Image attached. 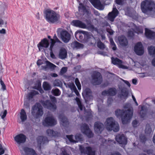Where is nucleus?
<instances>
[{"instance_id":"nucleus-48","label":"nucleus","mask_w":155,"mask_h":155,"mask_svg":"<svg viewBox=\"0 0 155 155\" xmlns=\"http://www.w3.org/2000/svg\"><path fill=\"white\" fill-rule=\"evenodd\" d=\"M31 88L39 91V79L38 78L36 80V83L35 84V86L32 87Z\"/></svg>"},{"instance_id":"nucleus-22","label":"nucleus","mask_w":155,"mask_h":155,"mask_svg":"<svg viewBox=\"0 0 155 155\" xmlns=\"http://www.w3.org/2000/svg\"><path fill=\"white\" fill-rule=\"evenodd\" d=\"M91 2L97 8L101 10L104 9V6L101 4L99 0H91Z\"/></svg>"},{"instance_id":"nucleus-38","label":"nucleus","mask_w":155,"mask_h":155,"mask_svg":"<svg viewBox=\"0 0 155 155\" xmlns=\"http://www.w3.org/2000/svg\"><path fill=\"white\" fill-rule=\"evenodd\" d=\"M128 94V91L125 89H123L122 90L120 96L121 98H125L127 97Z\"/></svg>"},{"instance_id":"nucleus-64","label":"nucleus","mask_w":155,"mask_h":155,"mask_svg":"<svg viewBox=\"0 0 155 155\" xmlns=\"http://www.w3.org/2000/svg\"><path fill=\"white\" fill-rule=\"evenodd\" d=\"M3 151L4 153H5V150L3 148L2 145L0 143V152H2Z\"/></svg>"},{"instance_id":"nucleus-15","label":"nucleus","mask_w":155,"mask_h":155,"mask_svg":"<svg viewBox=\"0 0 155 155\" xmlns=\"http://www.w3.org/2000/svg\"><path fill=\"white\" fill-rule=\"evenodd\" d=\"M117 92V90L114 88H110L107 90L104 91L102 92V95L103 96H113L115 95Z\"/></svg>"},{"instance_id":"nucleus-46","label":"nucleus","mask_w":155,"mask_h":155,"mask_svg":"<svg viewBox=\"0 0 155 155\" xmlns=\"http://www.w3.org/2000/svg\"><path fill=\"white\" fill-rule=\"evenodd\" d=\"M76 101H77V104L78 105V107L80 109L82 110H83V106L82 105L81 103V101L80 99L78 97H76L75 99Z\"/></svg>"},{"instance_id":"nucleus-45","label":"nucleus","mask_w":155,"mask_h":155,"mask_svg":"<svg viewBox=\"0 0 155 155\" xmlns=\"http://www.w3.org/2000/svg\"><path fill=\"white\" fill-rule=\"evenodd\" d=\"M46 63L47 67L51 69H54L56 67V66L48 61H45Z\"/></svg>"},{"instance_id":"nucleus-42","label":"nucleus","mask_w":155,"mask_h":155,"mask_svg":"<svg viewBox=\"0 0 155 155\" xmlns=\"http://www.w3.org/2000/svg\"><path fill=\"white\" fill-rule=\"evenodd\" d=\"M43 87L45 90H49L51 89V86L49 84L46 82H45L43 83Z\"/></svg>"},{"instance_id":"nucleus-25","label":"nucleus","mask_w":155,"mask_h":155,"mask_svg":"<svg viewBox=\"0 0 155 155\" xmlns=\"http://www.w3.org/2000/svg\"><path fill=\"white\" fill-rule=\"evenodd\" d=\"M46 133V135L50 138L58 136L59 135V133L57 131H55L53 130L50 129H47Z\"/></svg>"},{"instance_id":"nucleus-21","label":"nucleus","mask_w":155,"mask_h":155,"mask_svg":"<svg viewBox=\"0 0 155 155\" xmlns=\"http://www.w3.org/2000/svg\"><path fill=\"white\" fill-rule=\"evenodd\" d=\"M39 94L38 91L34 90H31L28 93L26 96L27 99L29 101H33V99L35 97L36 95Z\"/></svg>"},{"instance_id":"nucleus-57","label":"nucleus","mask_w":155,"mask_h":155,"mask_svg":"<svg viewBox=\"0 0 155 155\" xmlns=\"http://www.w3.org/2000/svg\"><path fill=\"white\" fill-rule=\"evenodd\" d=\"M110 43L111 45L113 46L112 49L114 50H115L116 49V47L114 41H111Z\"/></svg>"},{"instance_id":"nucleus-56","label":"nucleus","mask_w":155,"mask_h":155,"mask_svg":"<svg viewBox=\"0 0 155 155\" xmlns=\"http://www.w3.org/2000/svg\"><path fill=\"white\" fill-rule=\"evenodd\" d=\"M67 68L66 67L63 68L61 71V73L62 74L65 73L67 71Z\"/></svg>"},{"instance_id":"nucleus-34","label":"nucleus","mask_w":155,"mask_h":155,"mask_svg":"<svg viewBox=\"0 0 155 155\" xmlns=\"http://www.w3.org/2000/svg\"><path fill=\"white\" fill-rule=\"evenodd\" d=\"M145 132L146 135H147L152 134V130L151 126L150 124H147L146 125Z\"/></svg>"},{"instance_id":"nucleus-19","label":"nucleus","mask_w":155,"mask_h":155,"mask_svg":"<svg viewBox=\"0 0 155 155\" xmlns=\"http://www.w3.org/2000/svg\"><path fill=\"white\" fill-rule=\"evenodd\" d=\"M118 12L116 8H113L112 12L109 13L108 15V19L112 22L114 21V19L117 15Z\"/></svg>"},{"instance_id":"nucleus-10","label":"nucleus","mask_w":155,"mask_h":155,"mask_svg":"<svg viewBox=\"0 0 155 155\" xmlns=\"http://www.w3.org/2000/svg\"><path fill=\"white\" fill-rule=\"evenodd\" d=\"M45 124L44 125L45 126H52L56 124V120L51 115L48 116L45 118Z\"/></svg>"},{"instance_id":"nucleus-63","label":"nucleus","mask_w":155,"mask_h":155,"mask_svg":"<svg viewBox=\"0 0 155 155\" xmlns=\"http://www.w3.org/2000/svg\"><path fill=\"white\" fill-rule=\"evenodd\" d=\"M123 81H124L126 84L129 87L130 86V84L129 82L127 81H125L124 80H122Z\"/></svg>"},{"instance_id":"nucleus-52","label":"nucleus","mask_w":155,"mask_h":155,"mask_svg":"<svg viewBox=\"0 0 155 155\" xmlns=\"http://www.w3.org/2000/svg\"><path fill=\"white\" fill-rule=\"evenodd\" d=\"M132 124L133 126L134 127H137L139 125V122L136 120H133L132 122Z\"/></svg>"},{"instance_id":"nucleus-4","label":"nucleus","mask_w":155,"mask_h":155,"mask_svg":"<svg viewBox=\"0 0 155 155\" xmlns=\"http://www.w3.org/2000/svg\"><path fill=\"white\" fill-rule=\"evenodd\" d=\"M141 7L142 12L146 13L148 11H151L155 7V4L153 2L145 1L142 2Z\"/></svg>"},{"instance_id":"nucleus-51","label":"nucleus","mask_w":155,"mask_h":155,"mask_svg":"<svg viewBox=\"0 0 155 155\" xmlns=\"http://www.w3.org/2000/svg\"><path fill=\"white\" fill-rule=\"evenodd\" d=\"M140 138L141 141L143 142H145L147 140L145 136L143 134H141L140 135Z\"/></svg>"},{"instance_id":"nucleus-50","label":"nucleus","mask_w":155,"mask_h":155,"mask_svg":"<svg viewBox=\"0 0 155 155\" xmlns=\"http://www.w3.org/2000/svg\"><path fill=\"white\" fill-rule=\"evenodd\" d=\"M75 83L79 90L81 89V85L78 78H76L75 81Z\"/></svg>"},{"instance_id":"nucleus-49","label":"nucleus","mask_w":155,"mask_h":155,"mask_svg":"<svg viewBox=\"0 0 155 155\" xmlns=\"http://www.w3.org/2000/svg\"><path fill=\"white\" fill-rule=\"evenodd\" d=\"M140 115L141 117L142 118L144 117L146 115V111L143 109V107H141V110L140 112Z\"/></svg>"},{"instance_id":"nucleus-54","label":"nucleus","mask_w":155,"mask_h":155,"mask_svg":"<svg viewBox=\"0 0 155 155\" xmlns=\"http://www.w3.org/2000/svg\"><path fill=\"white\" fill-rule=\"evenodd\" d=\"M50 98L53 103H55L56 102V98L54 97L52 95H50Z\"/></svg>"},{"instance_id":"nucleus-24","label":"nucleus","mask_w":155,"mask_h":155,"mask_svg":"<svg viewBox=\"0 0 155 155\" xmlns=\"http://www.w3.org/2000/svg\"><path fill=\"white\" fill-rule=\"evenodd\" d=\"M119 42L122 46L125 47L127 45L128 41L127 39L124 36L120 37L118 38Z\"/></svg>"},{"instance_id":"nucleus-23","label":"nucleus","mask_w":155,"mask_h":155,"mask_svg":"<svg viewBox=\"0 0 155 155\" xmlns=\"http://www.w3.org/2000/svg\"><path fill=\"white\" fill-rule=\"evenodd\" d=\"M73 25L79 28H86V25L82 21L79 20L73 21L72 22Z\"/></svg>"},{"instance_id":"nucleus-18","label":"nucleus","mask_w":155,"mask_h":155,"mask_svg":"<svg viewBox=\"0 0 155 155\" xmlns=\"http://www.w3.org/2000/svg\"><path fill=\"white\" fill-rule=\"evenodd\" d=\"M26 136L22 134L17 135L14 137L15 140L18 143H24L26 140Z\"/></svg>"},{"instance_id":"nucleus-2","label":"nucleus","mask_w":155,"mask_h":155,"mask_svg":"<svg viewBox=\"0 0 155 155\" xmlns=\"http://www.w3.org/2000/svg\"><path fill=\"white\" fill-rule=\"evenodd\" d=\"M105 125L106 129L109 131L113 130L117 132L120 130L118 123L112 117H108L106 119Z\"/></svg>"},{"instance_id":"nucleus-33","label":"nucleus","mask_w":155,"mask_h":155,"mask_svg":"<svg viewBox=\"0 0 155 155\" xmlns=\"http://www.w3.org/2000/svg\"><path fill=\"white\" fill-rule=\"evenodd\" d=\"M49 45L48 41L46 38L42 40L39 43V47L40 46L45 48H47Z\"/></svg>"},{"instance_id":"nucleus-11","label":"nucleus","mask_w":155,"mask_h":155,"mask_svg":"<svg viewBox=\"0 0 155 155\" xmlns=\"http://www.w3.org/2000/svg\"><path fill=\"white\" fill-rule=\"evenodd\" d=\"M134 50L135 52L138 55H141L143 54V48L142 45L140 42H139L135 45Z\"/></svg>"},{"instance_id":"nucleus-59","label":"nucleus","mask_w":155,"mask_h":155,"mask_svg":"<svg viewBox=\"0 0 155 155\" xmlns=\"http://www.w3.org/2000/svg\"><path fill=\"white\" fill-rule=\"evenodd\" d=\"M98 54H102L104 56H107V55L106 52L101 51H98Z\"/></svg>"},{"instance_id":"nucleus-9","label":"nucleus","mask_w":155,"mask_h":155,"mask_svg":"<svg viewBox=\"0 0 155 155\" xmlns=\"http://www.w3.org/2000/svg\"><path fill=\"white\" fill-rule=\"evenodd\" d=\"M41 102L44 107L52 110H55L57 108L56 105L54 103H52L49 100L41 101Z\"/></svg>"},{"instance_id":"nucleus-6","label":"nucleus","mask_w":155,"mask_h":155,"mask_svg":"<svg viewBox=\"0 0 155 155\" xmlns=\"http://www.w3.org/2000/svg\"><path fill=\"white\" fill-rule=\"evenodd\" d=\"M79 149L81 153L87 154V155H95V151L90 147H84L81 145L79 146Z\"/></svg>"},{"instance_id":"nucleus-8","label":"nucleus","mask_w":155,"mask_h":155,"mask_svg":"<svg viewBox=\"0 0 155 155\" xmlns=\"http://www.w3.org/2000/svg\"><path fill=\"white\" fill-rule=\"evenodd\" d=\"M66 137L70 142L73 143H76L81 141L82 139V135L80 134H76L74 136V138L72 135H67Z\"/></svg>"},{"instance_id":"nucleus-27","label":"nucleus","mask_w":155,"mask_h":155,"mask_svg":"<svg viewBox=\"0 0 155 155\" xmlns=\"http://www.w3.org/2000/svg\"><path fill=\"white\" fill-rule=\"evenodd\" d=\"M67 52L66 50L64 48H62L60 49L59 54V57L61 59H63L67 58Z\"/></svg>"},{"instance_id":"nucleus-37","label":"nucleus","mask_w":155,"mask_h":155,"mask_svg":"<svg viewBox=\"0 0 155 155\" xmlns=\"http://www.w3.org/2000/svg\"><path fill=\"white\" fill-rule=\"evenodd\" d=\"M83 95L86 97H90L91 95V90L88 88L85 89L83 92Z\"/></svg>"},{"instance_id":"nucleus-20","label":"nucleus","mask_w":155,"mask_h":155,"mask_svg":"<svg viewBox=\"0 0 155 155\" xmlns=\"http://www.w3.org/2000/svg\"><path fill=\"white\" fill-rule=\"evenodd\" d=\"M111 60L112 63L114 64L118 65L119 68L124 69L127 68V67L124 65L122 64V61L118 58H114L112 57Z\"/></svg>"},{"instance_id":"nucleus-26","label":"nucleus","mask_w":155,"mask_h":155,"mask_svg":"<svg viewBox=\"0 0 155 155\" xmlns=\"http://www.w3.org/2000/svg\"><path fill=\"white\" fill-rule=\"evenodd\" d=\"M23 150L27 155H37L35 151L32 148L25 147L23 148Z\"/></svg>"},{"instance_id":"nucleus-61","label":"nucleus","mask_w":155,"mask_h":155,"mask_svg":"<svg viewBox=\"0 0 155 155\" xmlns=\"http://www.w3.org/2000/svg\"><path fill=\"white\" fill-rule=\"evenodd\" d=\"M124 0H116V3L118 4L121 5Z\"/></svg>"},{"instance_id":"nucleus-53","label":"nucleus","mask_w":155,"mask_h":155,"mask_svg":"<svg viewBox=\"0 0 155 155\" xmlns=\"http://www.w3.org/2000/svg\"><path fill=\"white\" fill-rule=\"evenodd\" d=\"M7 114V111L6 110H5L4 112H1L0 115L1 116L2 119H4L6 117Z\"/></svg>"},{"instance_id":"nucleus-12","label":"nucleus","mask_w":155,"mask_h":155,"mask_svg":"<svg viewBox=\"0 0 155 155\" xmlns=\"http://www.w3.org/2000/svg\"><path fill=\"white\" fill-rule=\"evenodd\" d=\"M80 32L83 34L84 35V38L82 41L83 43H87L90 41L91 39H94L93 35L90 32H88L83 31H81Z\"/></svg>"},{"instance_id":"nucleus-5","label":"nucleus","mask_w":155,"mask_h":155,"mask_svg":"<svg viewBox=\"0 0 155 155\" xmlns=\"http://www.w3.org/2000/svg\"><path fill=\"white\" fill-rule=\"evenodd\" d=\"M92 83L94 85L101 84L103 81L101 75L98 72H94L92 76Z\"/></svg>"},{"instance_id":"nucleus-13","label":"nucleus","mask_w":155,"mask_h":155,"mask_svg":"<svg viewBox=\"0 0 155 155\" xmlns=\"http://www.w3.org/2000/svg\"><path fill=\"white\" fill-rule=\"evenodd\" d=\"M61 38L65 43L68 42L71 39L70 34L66 31L62 30L60 32Z\"/></svg>"},{"instance_id":"nucleus-30","label":"nucleus","mask_w":155,"mask_h":155,"mask_svg":"<svg viewBox=\"0 0 155 155\" xmlns=\"http://www.w3.org/2000/svg\"><path fill=\"white\" fill-rule=\"evenodd\" d=\"M20 119L21 121L24 122L27 119V115L25 110L22 109H21L20 112Z\"/></svg>"},{"instance_id":"nucleus-40","label":"nucleus","mask_w":155,"mask_h":155,"mask_svg":"<svg viewBox=\"0 0 155 155\" xmlns=\"http://www.w3.org/2000/svg\"><path fill=\"white\" fill-rule=\"evenodd\" d=\"M87 28L91 31H97V30L96 28H95L93 25L90 23L87 24V26L86 25V28Z\"/></svg>"},{"instance_id":"nucleus-29","label":"nucleus","mask_w":155,"mask_h":155,"mask_svg":"<svg viewBox=\"0 0 155 155\" xmlns=\"http://www.w3.org/2000/svg\"><path fill=\"white\" fill-rule=\"evenodd\" d=\"M66 86L70 88L72 90L74 91L77 96H78L79 93L74 83H69Z\"/></svg>"},{"instance_id":"nucleus-41","label":"nucleus","mask_w":155,"mask_h":155,"mask_svg":"<svg viewBox=\"0 0 155 155\" xmlns=\"http://www.w3.org/2000/svg\"><path fill=\"white\" fill-rule=\"evenodd\" d=\"M51 48L53 46L54 44L56 42H61L57 38L56 36L55 35L53 38V39H51Z\"/></svg>"},{"instance_id":"nucleus-39","label":"nucleus","mask_w":155,"mask_h":155,"mask_svg":"<svg viewBox=\"0 0 155 155\" xmlns=\"http://www.w3.org/2000/svg\"><path fill=\"white\" fill-rule=\"evenodd\" d=\"M48 141V140L46 137L43 136L39 137V142L41 145L47 143Z\"/></svg>"},{"instance_id":"nucleus-58","label":"nucleus","mask_w":155,"mask_h":155,"mask_svg":"<svg viewBox=\"0 0 155 155\" xmlns=\"http://www.w3.org/2000/svg\"><path fill=\"white\" fill-rule=\"evenodd\" d=\"M113 99L111 97H109L108 98L107 103L108 104L110 105L113 102Z\"/></svg>"},{"instance_id":"nucleus-17","label":"nucleus","mask_w":155,"mask_h":155,"mask_svg":"<svg viewBox=\"0 0 155 155\" xmlns=\"http://www.w3.org/2000/svg\"><path fill=\"white\" fill-rule=\"evenodd\" d=\"M104 128V124L99 122H95L94 124V129L95 131L99 134L103 131Z\"/></svg>"},{"instance_id":"nucleus-62","label":"nucleus","mask_w":155,"mask_h":155,"mask_svg":"<svg viewBox=\"0 0 155 155\" xmlns=\"http://www.w3.org/2000/svg\"><path fill=\"white\" fill-rule=\"evenodd\" d=\"M0 33L1 34H5L6 33L5 30L4 28H2L0 31Z\"/></svg>"},{"instance_id":"nucleus-3","label":"nucleus","mask_w":155,"mask_h":155,"mask_svg":"<svg viewBox=\"0 0 155 155\" xmlns=\"http://www.w3.org/2000/svg\"><path fill=\"white\" fill-rule=\"evenodd\" d=\"M45 18L49 22L54 23L58 21L59 19L60 15L55 12L50 10L45 11Z\"/></svg>"},{"instance_id":"nucleus-43","label":"nucleus","mask_w":155,"mask_h":155,"mask_svg":"<svg viewBox=\"0 0 155 155\" xmlns=\"http://www.w3.org/2000/svg\"><path fill=\"white\" fill-rule=\"evenodd\" d=\"M51 93L55 96H58L60 95L61 92L58 88L53 89L51 90Z\"/></svg>"},{"instance_id":"nucleus-47","label":"nucleus","mask_w":155,"mask_h":155,"mask_svg":"<svg viewBox=\"0 0 155 155\" xmlns=\"http://www.w3.org/2000/svg\"><path fill=\"white\" fill-rule=\"evenodd\" d=\"M97 46L101 49H103L105 48L104 45L101 41H99L97 42Z\"/></svg>"},{"instance_id":"nucleus-31","label":"nucleus","mask_w":155,"mask_h":155,"mask_svg":"<svg viewBox=\"0 0 155 155\" xmlns=\"http://www.w3.org/2000/svg\"><path fill=\"white\" fill-rule=\"evenodd\" d=\"M71 46L73 48L76 49L82 48L84 46L83 44H81L77 41L72 42L71 44Z\"/></svg>"},{"instance_id":"nucleus-44","label":"nucleus","mask_w":155,"mask_h":155,"mask_svg":"<svg viewBox=\"0 0 155 155\" xmlns=\"http://www.w3.org/2000/svg\"><path fill=\"white\" fill-rule=\"evenodd\" d=\"M53 85L54 86L61 87L62 86V83L60 80L57 79L54 81Z\"/></svg>"},{"instance_id":"nucleus-32","label":"nucleus","mask_w":155,"mask_h":155,"mask_svg":"<svg viewBox=\"0 0 155 155\" xmlns=\"http://www.w3.org/2000/svg\"><path fill=\"white\" fill-rule=\"evenodd\" d=\"M60 119V124L63 126L66 127L69 124V122L67 118L64 116H61Z\"/></svg>"},{"instance_id":"nucleus-7","label":"nucleus","mask_w":155,"mask_h":155,"mask_svg":"<svg viewBox=\"0 0 155 155\" xmlns=\"http://www.w3.org/2000/svg\"><path fill=\"white\" fill-rule=\"evenodd\" d=\"M81 129L82 132L88 137L91 138L93 136V134L89 129L87 125L85 124H82L81 127Z\"/></svg>"},{"instance_id":"nucleus-60","label":"nucleus","mask_w":155,"mask_h":155,"mask_svg":"<svg viewBox=\"0 0 155 155\" xmlns=\"http://www.w3.org/2000/svg\"><path fill=\"white\" fill-rule=\"evenodd\" d=\"M43 114V112L42 110V107L39 106V116H41Z\"/></svg>"},{"instance_id":"nucleus-14","label":"nucleus","mask_w":155,"mask_h":155,"mask_svg":"<svg viewBox=\"0 0 155 155\" xmlns=\"http://www.w3.org/2000/svg\"><path fill=\"white\" fill-rule=\"evenodd\" d=\"M115 139L117 142L120 144L125 145L127 143V139L123 134H118L116 135Z\"/></svg>"},{"instance_id":"nucleus-36","label":"nucleus","mask_w":155,"mask_h":155,"mask_svg":"<svg viewBox=\"0 0 155 155\" xmlns=\"http://www.w3.org/2000/svg\"><path fill=\"white\" fill-rule=\"evenodd\" d=\"M149 54L152 57H155V47L151 46L148 48Z\"/></svg>"},{"instance_id":"nucleus-35","label":"nucleus","mask_w":155,"mask_h":155,"mask_svg":"<svg viewBox=\"0 0 155 155\" xmlns=\"http://www.w3.org/2000/svg\"><path fill=\"white\" fill-rule=\"evenodd\" d=\"M79 11L80 13L82 14H84L88 12L86 7L83 5L82 4H80V6L79 7Z\"/></svg>"},{"instance_id":"nucleus-1","label":"nucleus","mask_w":155,"mask_h":155,"mask_svg":"<svg viewBox=\"0 0 155 155\" xmlns=\"http://www.w3.org/2000/svg\"><path fill=\"white\" fill-rule=\"evenodd\" d=\"M133 113V110L132 107L124 110L117 109L115 111V114L117 117L121 116L122 122L123 124H127L130 121Z\"/></svg>"},{"instance_id":"nucleus-28","label":"nucleus","mask_w":155,"mask_h":155,"mask_svg":"<svg viewBox=\"0 0 155 155\" xmlns=\"http://www.w3.org/2000/svg\"><path fill=\"white\" fill-rule=\"evenodd\" d=\"M145 36L148 38H152L155 36V33L150 30L147 28L145 29Z\"/></svg>"},{"instance_id":"nucleus-55","label":"nucleus","mask_w":155,"mask_h":155,"mask_svg":"<svg viewBox=\"0 0 155 155\" xmlns=\"http://www.w3.org/2000/svg\"><path fill=\"white\" fill-rule=\"evenodd\" d=\"M0 84L2 86V88L3 90H6V86L5 84L4 83L3 81L2 80H1L0 81Z\"/></svg>"},{"instance_id":"nucleus-16","label":"nucleus","mask_w":155,"mask_h":155,"mask_svg":"<svg viewBox=\"0 0 155 155\" xmlns=\"http://www.w3.org/2000/svg\"><path fill=\"white\" fill-rule=\"evenodd\" d=\"M31 114L35 118H37L39 117V102H37L32 106Z\"/></svg>"}]
</instances>
